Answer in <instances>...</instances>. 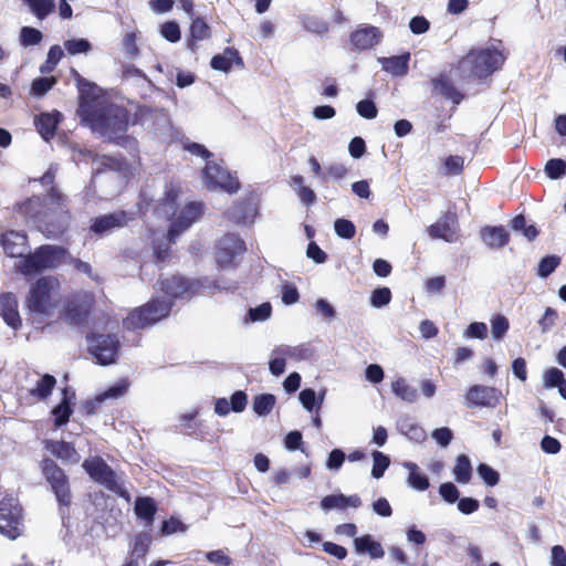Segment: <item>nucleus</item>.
I'll return each mask as SVG.
<instances>
[{
    "instance_id": "4be33fe9",
    "label": "nucleus",
    "mask_w": 566,
    "mask_h": 566,
    "mask_svg": "<svg viewBox=\"0 0 566 566\" xmlns=\"http://www.w3.org/2000/svg\"><path fill=\"white\" fill-rule=\"evenodd\" d=\"M361 505V500L357 494L353 495H344L332 494L326 495L321 501V507L325 512H329L332 510H346L347 507L358 509Z\"/></svg>"
},
{
    "instance_id": "6e6d98bb",
    "label": "nucleus",
    "mask_w": 566,
    "mask_h": 566,
    "mask_svg": "<svg viewBox=\"0 0 566 566\" xmlns=\"http://www.w3.org/2000/svg\"><path fill=\"white\" fill-rule=\"evenodd\" d=\"M463 158L461 156H449L444 159L442 166L443 175L457 176L463 169Z\"/></svg>"
},
{
    "instance_id": "8fccbe9b",
    "label": "nucleus",
    "mask_w": 566,
    "mask_h": 566,
    "mask_svg": "<svg viewBox=\"0 0 566 566\" xmlns=\"http://www.w3.org/2000/svg\"><path fill=\"white\" fill-rule=\"evenodd\" d=\"M71 408L69 406V398L66 397V391H64L63 400L60 405H57L52 413L54 416V423L56 427L63 426L69 421L71 416Z\"/></svg>"
},
{
    "instance_id": "a878e982",
    "label": "nucleus",
    "mask_w": 566,
    "mask_h": 566,
    "mask_svg": "<svg viewBox=\"0 0 566 566\" xmlns=\"http://www.w3.org/2000/svg\"><path fill=\"white\" fill-rule=\"evenodd\" d=\"M61 114L55 113H42L35 117L34 124L41 137L49 140L54 136L56 126L59 124Z\"/></svg>"
},
{
    "instance_id": "dca6fc26",
    "label": "nucleus",
    "mask_w": 566,
    "mask_h": 566,
    "mask_svg": "<svg viewBox=\"0 0 566 566\" xmlns=\"http://www.w3.org/2000/svg\"><path fill=\"white\" fill-rule=\"evenodd\" d=\"M130 219L125 211H115L92 220L91 230L97 234H105L113 229L126 226Z\"/></svg>"
},
{
    "instance_id": "f257e3e1",
    "label": "nucleus",
    "mask_w": 566,
    "mask_h": 566,
    "mask_svg": "<svg viewBox=\"0 0 566 566\" xmlns=\"http://www.w3.org/2000/svg\"><path fill=\"white\" fill-rule=\"evenodd\" d=\"M81 92L78 114L84 122L105 138L120 143H133L124 136L128 127V115L124 107L112 103L105 96L90 99L86 88L96 91L97 86L82 77L75 70L72 71Z\"/></svg>"
},
{
    "instance_id": "bb28decb",
    "label": "nucleus",
    "mask_w": 566,
    "mask_h": 566,
    "mask_svg": "<svg viewBox=\"0 0 566 566\" xmlns=\"http://www.w3.org/2000/svg\"><path fill=\"white\" fill-rule=\"evenodd\" d=\"M90 311V302L85 301L83 303H77L71 301L67 304V307L63 312V317L65 322L71 325H80L82 324L88 315Z\"/></svg>"
},
{
    "instance_id": "052dcab7",
    "label": "nucleus",
    "mask_w": 566,
    "mask_h": 566,
    "mask_svg": "<svg viewBox=\"0 0 566 566\" xmlns=\"http://www.w3.org/2000/svg\"><path fill=\"white\" fill-rule=\"evenodd\" d=\"M56 83L55 77H39L32 82L31 93L38 97L43 96Z\"/></svg>"
},
{
    "instance_id": "5fc2aeb1",
    "label": "nucleus",
    "mask_w": 566,
    "mask_h": 566,
    "mask_svg": "<svg viewBox=\"0 0 566 566\" xmlns=\"http://www.w3.org/2000/svg\"><path fill=\"white\" fill-rule=\"evenodd\" d=\"M545 172L551 179H559L566 174V161L559 158L549 159Z\"/></svg>"
},
{
    "instance_id": "13d9d810",
    "label": "nucleus",
    "mask_w": 566,
    "mask_h": 566,
    "mask_svg": "<svg viewBox=\"0 0 566 566\" xmlns=\"http://www.w3.org/2000/svg\"><path fill=\"white\" fill-rule=\"evenodd\" d=\"M334 229H335V232L338 237L343 238V239H352L354 238L355 233H356V228L354 226V223L347 219H337L335 222H334Z\"/></svg>"
},
{
    "instance_id": "774afa93",
    "label": "nucleus",
    "mask_w": 566,
    "mask_h": 566,
    "mask_svg": "<svg viewBox=\"0 0 566 566\" xmlns=\"http://www.w3.org/2000/svg\"><path fill=\"white\" fill-rule=\"evenodd\" d=\"M439 494L448 503H454L459 500V490L451 482L442 483L439 486Z\"/></svg>"
},
{
    "instance_id": "f3484780",
    "label": "nucleus",
    "mask_w": 566,
    "mask_h": 566,
    "mask_svg": "<svg viewBox=\"0 0 566 566\" xmlns=\"http://www.w3.org/2000/svg\"><path fill=\"white\" fill-rule=\"evenodd\" d=\"M258 214V203L254 198L235 203L228 210V218L238 224L252 223Z\"/></svg>"
},
{
    "instance_id": "6ab92c4d",
    "label": "nucleus",
    "mask_w": 566,
    "mask_h": 566,
    "mask_svg": "<svg viewBox=\"0 0 566 566\" xmlns=\"http://www.w3.org/2000/svg\"><path fill=\"white\" fill-rule=\"evenodd\" d=\"M381 38L382 34L378 28L366 25L352 33L350 42L358 50H367L378 44Z\"/></svg>"
},
{
    "instance_id": "7ed1b4c3",
    "label": "nucleus",
    "mask_w": 566,
    "mask_h": 566,
    "mask_svg": "<svg viewBox=\"0 0 566 566\" xmlns=\"http://www.w3.org/2000/svg\"><path fill=\"white\" fill-rule=\"evenodd\" d=\"M62 301L61 284L55 276H43L30 289L25 301L28 314L34 324L53 318Z\"/></svg>"
},
{
    "instance_id": "473e14b6",
    "label": "nucleus",
    "mask_w": 566,
    "mask_h": 566,
    "mask_svg": "<svg viewBox=\"0 0 566 566\" xmlns=\"http://www.w3.org/2000/svg\"><path fill=\"white\" fill-rule=\"evenodd\" d=\"M433 93L444 96L446 98L452 99L454 103H460L462 96L451 84L449 78L440 76L432 80Z\"/></svg>"
},
{
    "instance_id": "c85d7f7f",
    "label": "nucleus",
    "mask_w": 566,
    "mask_h": 566,
    "mask_svg": "<svg viewBox=\"0 0 566 566\" xmlns=\"http://www.w3.org/2000/svg\"><path fill=\"white\" fill-rule=\"evenodd\" d=\"M233 63L242 64V60L237 50L228 48L222 54L214 55L210 65L213 70L229 72Z\"/></svg>"
},
{
    "instance_id": "39448f33",
    "label": "nucleus",
    "mask_w": 566,
    "mask_h": 566,
    "mask_svg": "<svg viewBox=\"0 0 566 566\" xmlns=\"http://www.w3.org/2000/svg\"><path fill=\"white\" fill-rule=\"evenodd\" d=\"M69 254L65 249L56 245H42L33 254L25 256L18 263V269L24 275L39 271L55 269L66 262Z\"/></svg>"
},
{
    "instance_id": "bf43d9fd",
    "label": "nucleus",
    "mask_w": 566,
    "mask_h": 566,
    "mask_svg": "<svg viewBox=\"0 0 566 566\" xmlns=\"http://www.w3.org/2000/svg\"><path fill=\"white\" fill-rule=\"evenodd\" d=\"M560 259L556 255H548L541 260L537 269V275L541 277H547L558 266Z\"/></svg>"
},
{
    "instance_id": "f704fd0d",
    "label": "nucleus",
    "mask_w": 566,
    "mask_h": 566,
    "mask_svg": "<svg viewBox=\"0 0 566 566\" xmlns=\"http://www.w3.org/2000/svg\"><path fill=\"white\" fill-rule=\"evenodd\" d=\"M135 513L138 517L150 524L156 513V505L150 497H139L135 502Z\"/></svg>"
},
{
    "instance_id": "393cba45",
    "label": "nucleus",
    "mask_w": 566,
    "mask_h": 566,
    "mask_svg": "<svg viewBox=\"0 0 566 566\" xmlns=\"http://www.w3.org/2000/svg\"><path fill=\"white\" fill-rule=\"evenodd\" d=\"M482 241L491 249H501L507 244L510 234L503 227H485L481 230Z\"/></svg>"
},
{
    "instance_id": "2eb2a0df",
    "label": "nucleus",
    "mask_w": 566,
    "mask_h": 566,
    "mask_svg": "<svg viewBox=\"0 0 566 566\" xmlns=\"http://www.w3.org/2000/svg\"><path fill=\"white\" fill-rule=\"evenodd\" d=\"M429 235L432 239H442L454 242L458 238V220L454 213H448L429 227Z\"/></svg>"
},
{
    "instance_id": "20e7f679",
    "label": "nucleus",
    "mask_w": 566,
    "mask_h": 566,
    "mask_svg": "<svg viewBox=\"0 0 566 566\" xmlns=\"http://www.w3.org/2000/svg\"><path fill=\"white\" fill-rule=\"evenodd\" d=\"M505 60L502 42L496 41L485 48L471 50L460 61L459 66L463 72L483 78L501 69Z\"/></svg>"
},
{
    "instance_id": "49530a36",
    "label": "nucleus",
    "mask_w": 566,
    "mask_h": 566,
    "mask_svg": "<svg viewBox=\"0 0 566 566\" xmlns=\"http://www.w3.org/2000/svg\"><path fill=\"white\" fill-rule=\"evenodd\" d=\"M298 398H300V401H301L302 406L307 411H313L315 409V407H316V409H319L321 405L323 403L324 392L317 399L316 392L313 389H311V388H306V389H303L300 392Z\"/></svg>"
},
{
    "instance_id": "79ce46f5",
    "label": "nucleus",
    "mask_w": 566,
    "mask_h": 566,
    "mask_svg": "<svg viewBox=\"0 0 566 566\" xmlns=\"http://www.w3.org/2000/svg\"><path fill=\"white\" fill-rule=\"evenodd\" d=\"M272 306L270 303H262L261 305L250 308L244 318V323L264 322L270 318Z\"/></svg>"
},
{
    "instance_id": "e2e57ef3",
    "label": "nucleus",
    "mask_w": 566,
    "mask_h": 566,
    "mask_svg": "<svg viewBox=\"0 0 566 566\" xmlns=\"http://www.w3.org/2000/svg\"><path fill=\"white\" fill-rule=\"evenodd\" d=\"M391 300V292L388 287L376 289L370 296V304L374 307H382Z\"/></svg>"
},
{
    "instance_id": "864d4df0",
    "label": "nucleus",
    "mask_w": 566,
    "mask_h": 566,
    "mask_svg": "<svg viewBox=\"0 0 566 566\" xmlns=\"http://www.w3.org/2000/svg\"><path fill=\"white\" fill-rule=\"evenodd\" d=\"M564 380L563 371L556 367H551L543 374V386L545 389L558 387Z\"/></svg>"
},
{
    "instance_id": "412c9836",
    "label": "nucleus",
    "mask_w": 566,
    "mask_h": 566,
    "mask_svg": "<svg viewBox=\"0 0 566 566\" xmlns=\"http://www.w3.org/2000/svg\"><path fill=\"white\" fill-rule=\"evenodd\" d=\"M0 315L7 325L13 329L21 326V317L18 312V300L12 293H3L0 295Z\"/></svg>"
},
{
    "instance_id": "a19ab883",
    "label": "nucleus",
    "mask_w": 566,
    "mask_h": 566,
    "mask_svg": "<svg viewBox=\"0 0 566 566\" xmlns=\"http://www.w3.org/2000/svg\"><path fill=\"white\" fill-rule=\"evenodd\" d=\"M275 405V397L271 394L259 395L253 400V410L259 416H266Z\"/></svg>"
},
{
    "instance_id": "4c0bfd02",
    "label": "nucleus",
    "mask_w": 566,
    "mask_h": 566,
    "mask_svg": "<svg viewBox=\"0 0 566 566\" xmlns=\"http://www.w3.org/2000/svg\"><path fill=\"white\" fill-rule=\"evenodd\" d=\"M129 387V382L126 379H120L108 389L96 396L95 400L97 403H102L107 399H117L124 396Z\"/></svg>"
},
{
    "instance_id": "1a4fd4ad",
    "label": "nucleus",
    "mask_w": 566,
    "mask_h": 566,
    "mask_svg": "<svg viewBox=\"0 0 566 566\" xmlns=\"http://www.w3.org/2000/svg\"><path fill=\"white\" fill-rule=\"evenodd\" d=\"M87 345L97 364L105 366L115 363L119 349L116 336L93 334L87 338Z\"/></svg>"
},
{
    "instance_id": "423d86ee",
    "label": "nucleus",
    "mask_w": 566,
    "mask_h": 566,
    "mask_svg": "<svg viewBox=\"0 0 566 566\" xmlns=\"http://www.w3.org/2000/svg\"><path fill=\"white\" fill-rule=\"evenodd\" d=\"M171 310L170 301L151 300L144 306L132 311L124 319L127 329H142L151 326L166 317Z\"/></svg>"
},
{
    "instance_id": "0eeeda50",
    "label": "nucleus",
    "mask_w": 566,
    "mask_h": 566,
    "mask_svg": "<svg viewBox=\"0 0 566 566\" xmlns=\"http://www.w3.org/2000/svg\"><path fill=\"white\" fill-rule=\"evenodd\" d=\"M202 181L210 190L221 189L229 193L237 192L239 181L217 161H207L202 171Z\"/></svg>"
},
{
    "instance_id": "de8ad7c7",
    "label": "nucleus",
    "mask_w": 566,
    "mask_h": 566,
    "mask_svg": "<svg viewBox=\"0 0 566 566\" xmlns=\"http://www.w3.org/2000/svg\"><path fill=\"white\" fill-rule=\"evenodd\" d=\"M64 48L70 55L86 54L92 50V44L88 40L70 39L64 42Z\"/></svg>"
},
{
    "instance_id": "a18cd8bd",
    "label": "nucleus",
    "mask_w": 566,
    "mask_h": 566,
    "mask_svg": "<svg viewBox=\"0 0 566 566\" xmlns=\"http://www.w3.org/2000/svg\"><path fill=\"white\" fill-rule=\"evenodd\" d=\"M347 172H348V170L344 164L333 163L325 168V170L322 175V181L329 182V181L342 180L347 176Z\"/></svg>"
},
{
    "instance_id": "aec40b11",
    "label": "nucleus",
    "mask_w": 566,
    "mask_h": 566,
    "mask_svg": "<svg viewBox=\"0 0 566 566\" xmlns=\"http://www.w3.org/2000/svg\"><path fill=\"white\" fill-rule=\"evenodd\" d=\"M160 285L165 294L170 297H188L196 291V283L189 282L181 276L165 279Z\"/></svg>"
},
{
    "instance_id": "ea45409f",
    "label": "nucleus",
    "mask_w": 566,
    "mask_h": 566,
    "mask_svg": "<svg viewBox=\"0 0 566 566\" xmlns=\"http://www.w3.org/2000/svg\"><path fill=\"white\" fill-rule=\"evenodd\" d=\"M179 191L172 186L169 187L163 199V202L157 208V213H164L166 217L175 213V206L178 198Z\"/></svg>"
},
{
    "instance_id": "680f3d73",
    "label": "nucleus",
    "mask_w": 566,
    "mask_h": 566,
    "mask_svg": "<svg viewBox=\"0 0 566 566\" xmlns=\"http://www.w3.org/2000/svg\"><path fill=\"white\" fill-rule=\"evenodd\" d=\"M150 536L148 534H139L136 536L132 549L133 557L142 558L146 555L149 544H150Z\"/></svg>"
},
{
    "instance_id": "c9c22d12",
    "label": "nucleus",
    "mask_w": 566,
    "mask_h": 566,
    "mask_svg": "<svg viewBox=\"0 0 566 566\" xmlns=\"http://www.w3.org/2000/svg\"><path fill=\"white\" fill-rule=\"evenodd\" d=\"M55 382V378L51 375H44L40 377L36 381L35 387L30 390V396H32L35 399L46 398L52 392Z\"/></svg>"
},
{
    "instance_id": "58836bf2",
    "label": "nucleus",
    "mask_w": 566,
    "mask_h": 566,
    "mask_svg": "<svg viewBox=\"0 0 566 566\" xmlns=\"http://www.w3.org/2000/svg\"><path fill=\"white\" fill-rule=\"evenodd\" d=\"M490 324H491L492 337L494 340H497V342L501 340L505 336V334L507 333V331L510 328L509 319L501 314L493 315L490 319Z\"/></svg>"
},
{
    "instance_id": "3c124183",
    "label": "nucleus",
    "mask_w": 566,
    "mask_h": 566,
    "mask_svg": "<svg viewBox=\"0 0 566 566\" xmlns=\"http://www.w3.org/2000/svg\"><path fill=\"white\" fill-rule=\"evenodd\" d=\"M275 354L285 359L302 360L306 357V349L302 346L279 345L275 347Z\"/></svg>"
},
{
    "instance_id": "0e129e2a",
    "label": "nucleus",
    "mask_w": 566,
    "mask_h": 566,
    "mask_svg": "<svg viewBox=\"0 0 566 566\" xmlns=\"http://www.w3.org/2000/svg\"><path fill=\"white\" fill-rule=\"evenodd\" d=\"M160 34L169 42H178L180 40V28L175 21L166 22L160 28Z\"/></svg>"
},
{
    "instance_id": "7c9ffc66",
    "label": "nucleus",
    "mask_w": 566,
    "mask_h": 566,
    "mask_svg": "<svg viewBox=\"0 0 566 566\" xmlns=\"http://www.w3.org/2000/svg\"><path fill=\"white\" fill-rule=\"evenodd\" d=\"M355 549L359 554H368L371 558H381L385 554L380 543L370 535H364L354 539Z\"/></svg>"
},
{
    "instance_id": "c756f323",
    "label": "nucleus",
    "mask_w": 566,
    "mask_h": 566,
    "mask_svg": "<svg viewBox=\"0 0 566 566\" xmlns=\"http://www.w3.org/2000/svg\"><path fill=\"white\" fill-rule=\"evenodd\" d=\"M402 467L408 470L407 484L417 490L426 491L430 483L428 476L420 471V468L413 462H403Z\"/></svg>"
},
{
    "instance_id": "cd10ccee",
    "label": "nucleus",
    "mask_w": 566,
    "mask_h": 566,
    "mask_svg": "<svg viewBox=\"0 0 566 566\" xmlns=\"http://www.w3.org/2000/svg\"><path fill=\"white\" fill-rule=\"evenodd\" d=\"M391 390L396 397L408 403H415L419 398L417 388L403 377H398L391 382Z\"/></svg>"
},
{
    "instance_id": "e433bc0d",
    "label": "nucleus",
    "mask_w": 566,
    "mask_h": 566,
    "mask_svg": "<svg viewBox=\"0 0 566 566\" xmlns=\"http://www.w3.org/2000/svg\"><path fill=\"white\" fill-rule=\"evenodd\" d=\"M191 39L188 42V46L193 51L196 49V42L207 39L210 35L208 24L201 19H195L190 27Z\"/></svg>"
},
{
    "instance_id": "ddd939ff",
    "label": "nucleus",
    "mask_w": 566,
    "mask_h": 566,
    "mask_svg": "<svg viewBox=\"0 0 566 566\" xmlns=\"http://www.w3.org/2000/svg\"><path fill=\"white\" fill-rule=\"evenodd\" d=\"M83 468L94 481L103 484L108 490L117 491L119 488L116 474L101 458L86 459L83 462Z\"/></svg>"
},
{
    "instance_id": "a211bd4d",
    "label": "nucleus",
    "mask_w": 566,
    "mask_h": 566,
    "mask_svg": "<svg viewBox=\"0 0 566 566\" xmlns=\"http://www.w3.org/2000/svg\"><path fill=\"white\" fill-rule=\"evenodd\" d=\"M0 245L9 256H23L28 250L27 235L19 231H8L0 234Z\"/></svg>"
},
{
    "instance_id": "72a5a7b5",
    "label": "nucleus",
    "mask_w": 566,
    "mask_h": 566,
    "mask_svg": "<svg viewBox=\"0 0 566 566\" xmlns=\"http://www.w3.org/2000/svg\"><path fill=\"white\" fill-rule=\"evenodd\" d=\"M453 474L459 483L467 484L472 476V467L470 459L465 454L457 457Z\"/></svg>"
},
{
    "instance_id": "09e8293b",
    "label": "nucleus",
    "mask_w": 566,
    "mask_h": 566,
    "mask_svg": "<svg viewBox=\"0 0 566 566\" xmlns=\"http://www.w3.org/2000/svg\"><path fill=\"white\" fill-rule=\"evenodd\" d=\"M511 226L514 231L522 232L528 241L535 239L538 233L534 224L526 226V219L522 214L516 216Z\"/></svg>"
},
{
    "instance_id": "37998d69",
    "label": "nucleus",
    "mask_w": 566,
    "mask_h": 566,
    "mask_svg": "<svg viewBox=\"0 0 566 566\" xmlns=\"http://www.w3.org/2000/svg\"><path fill=\"white\" fill-rule=\"evenodd\" d=\"M373 457V469H371V475L375 479H380L384 476L385 471L390 465V459L388 455L384 454L380 451H374L371 453Z\"/></svg>"
},
{
    "instance_id": "5701e85b",
    "label": "nucleus",
    "mask_w": 566,
    "mask_h": 566,
    "mask_svg": "<svg viewBox=\"0 0 566 566\" xmlns=\"http://www.w3.org/2000/svg\"><path fill=\"white\" fill-rule=\"evenodd\" d=\"M410 54L405 53L401 55H395L390 57H378V62L387 73L392 76H405L409 71Z\"/></svg>"
},
{
    "instance_id": "4468645a",
    "label": "nucleus",
    "mask_w": 566,
    "mask_h": 566,
    "mask_svg": "<svg viewBox=\"0 0 566 566\" xmlns=\"http://www.w3.org/2000/svg\"><path fill=\"white\" fill-rule=\"evenodd\" d=\"M247 250L244 242L235 234L222 237L216 247V260L219 265H230L233 259Z\"/></svg>"
},
{
    "instance_id": "9d476101",
    "label": "nucleus",
    "mask_w": 566,
    "mask_h": 566,
    "mask_svg": "<svg viewBox=\"0 0 566 566\" xmlns=\"http://www.w3.org/2000/svg\"><path fill=\"white\" fill-rule=\"evenodd\" d=\"M42 472L50 483L59 503L65 506L69 505L71 503V492L67 478L63 470L60 469L54 461L45 459L42 462Z\"/></svg>"
},
{
    "instance_id": "c03bdc74",
    "label": "nucleus",
    "mask_w": 566,
    "mask_h": 566,
    "mask_svg": "<svg viewBox=\"0 0 566 566\" xmlns=\"http://www.w3.org/2000/svg\"><path fill=\"white\" fill-rule=\"evenodd\" d=\"M32 13L39 18L44 19L54 9V0H24Z\"/></svg>"
},
{
    "instance_id": "603ef678",
    "label": "nucleus",
    "mask_w": 566,
    "mask_h": 566,
    "mask_svg": "<svg viewBox=\"0 0 566 566\" xmlns=\"http://www.w3.org/2000/svg\"><path fill=\"white\" fill-rule=\"evenodd\" d=\"M42 38L41 31L31 27H23L20 31V43L24 48L39 44Z\"/></svg>"
},
{
    "instance_id": "2f4dec72",
    "label": "nucleus",
    "mask_w": 566,
    "mask_h": 566,
    "mask_svg": "<svg viewBox=\"0 0 566 566\" xmlns=\"http://www.w3.org/2000/svg\"><path fill=\"white\" fill-rule=\"evenodd\" d=\"M398 430L401 434L415 442H421L427 437L424 429L409 417H403L398 421Z\"/></svg>"
},
{
    "instance_id": "4d7b16f0",
    "label": "nucleus",
    "mask_w": 566,
    "mask_h": 566,
    "mask_svg": "<svg viewBox=\"0 0 566 566\" xmlns=\"http://www.w3.org/2000/svg\"><path fill=\"white\" fill-rule=\"evenodd\" d=\"M478 474L488 486H495L500 481V474L489 464L481 463L478 467Z\"/></svg>"
},
{
    "instance_id": "69168bd1",
    "label": "nucleus",
    "mask_w": 566,
    "mask_h": 566,
    "mask_svg": "<svg viewBox=\"0 0 566 566\" xmlns=\"http://www.w3.org/2000/svg\"><path fill=\"white\" fill-rule=\"evenodd\" d=\"M488 335V327L485 323L474 322L471 323L464 331V337L484 339Z\"/></svg>"
},
{
    "instance_id": "f8f14e48",
    "label": "nucleus",
    "mask_w": 566,
    "mask_h": 566,
    "mask_svg": "<svg viewBox=\"0 0 566 566\" xmlns=\"http://www.w3.org/2000/svg\"><path fill=\"white\" fill-rule=\"evenodd\" d=\"M501 396V391L494 387L473 385L465 394V401L469 408H495Z\"/></svg>"
},
{
    "instance_id": "b1692460",
    "label": "nucleus",
    "mask_w": 566,
    "mask_h": 566,
    "mask_svg": "<svg viewBox=\"0 0 566 566\" xmlns=\"http://www.w3.org/2000/svg\"><path fill=\"white\" fill-rule=\"evenodd\" d=\"M45 448L63 462L77 463L81 459L75 448L65 441H46Z\"/></svg>"
},
{
    "instance_id": "9b49d317",
    "label": "nucleus",
    "mask_w": 566,
    "mask_h": 566,
    "mask_svg": "<svg viewBox=\"0 0 566 566\" xmlns=\"http://www.w3.org/2000/svg\"><path fill=\"white\" fill-rule=\"evenodd\" d=\"M203 213V203L201 201H191L185 205L174 219L169 231L168 240L174 242L175 239L197 222Z\"/></svg>"
},
{
    "instance_id": "6e6552de",
    "label": "nucleus",
    "mask_w": 566,
    "mask_h": 566,
    "mask_svg": "<svg viewBox=\"0 0 566 566\" xmlns=\"http://www.w3.org/2000/svg\"><path fill=\"white\" fill-rule=\"evenodd\" d=\"M22 532V514L18 501L4 497L0 501V533L14 539Z\"/></svg>"
},
{
    "instance_id": "f03ea898",
    "label": "nucleus",
    "mask_w": 566,
    "mask_h": 566,
    "mask_svg": "<svg viewBox=\"0 0 566 566\" xmlns=\"http://www.w3.org/2000/svg\"><path fill=\"white\" fill-rule=\"evenodd\" d=\"M15 211L27 223L49 235L62 233L69 221L63 198L54 188L45 202L40 197H33L19 203Z\"/></svg>"
},
{
    "instance_id": "338daca9",
    "label": "nucleus",
    "mask_w": 566,
    "mask_h": 566,
    "mask_svg": "<svg viewBox=\"0 0 566 566\" xmlns=\"http://www.w3.org/2000/svg\"><path fill=\"white\" fill-rule=\"evenodd\" d=\"M206 559L209 563L214 564L217 566H231L232 565L231 557H229L226 554V552L222 549L211 551V552L207 553Z\"/></svg>"
}]
</instances>
